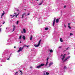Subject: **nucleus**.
Masks as SVG:
<instances>
[{
  "mask_svg": "<svg viewBox=\"0 0 75 75\" xmlns=\"http://www.w3.org/2000/svg\"><path fill=\"white\" fill-rule=\"evenodd\" d=\"M71 56H68V57H67L66 59H64V61H63V62H65L66 61H67L68 59H69L70 58Z\"/></svg>",
  "mask_w": 75,
  "mask_h": 75,
  "instance_id": "f257e3e1",
  "label": "nucleus"
},
{
  "mask_svg": "<svg viewBox=\"0 0 75 75\" xmlns=\"http://www.w3.org/2000/svg\"><path fill=\"white\" fill-rule=\"evenodd\" d=\"M71 56H68V57H67L66 59H64V61H63V62H65L66 61H67L68 59H69L70 58Z\"/></svg>",
  "mask_w": 75,
  "mask_h": 75,
  "instance_id": "f03ea898",
  "label": "nucleus"
},
{
  "mask_svg": "<svg viewBox=\"0 0 75 75\" xmlns=\"http://www.w3.org/2000/svg\"><path fill=\"white\" fill-rule=\"evenodd\" d=\"M71 56H68V57H67L66 59H64V61H63V62H65L66 61H67L68 59H69L70 58Z\"/></svg>",
  "mask_w": 75,
  "mask_h": 75,
  "instance_id": "7ed1b4c3",
  "label": "nucleus"
},
{
  "mask_svg": "<svg viewBox=\"0 0 75 75\" xmlns=\"http://www.w3.org/2000/svg\"><path fill=\"white\" fill-rule=\"evenodd\" d=\"M65 55H66V54H64L62 58V61H64V59L65 58Z\"/></svg>",
  "mask_w": 75,
  "mask_h": 75,
  "instance_id": "20e7f679",
  "label": "nucleus"
},
{
  "mask_svg": "<svg viewBox=\"0 0 75 75\" xmlns=\"http://www.w3.org/2000/svg\"><path fill=\"white\" fill-rule=\"evenodd\" d=\"M55 20H56V18L54 19L53 22V26H54V25H55Z\"/></svg>",
  "mask_w": 75,
  "mask_h": 75,
  "instance_id": "39448f33",
  "label": "nucleus"
},
{
  "mask_svg": "<svg viewBox=\"0 0 75 75\" xmlns=\"http://www.w3.org/2000/svg\"><path fill=\"white\" fill-rule=\"evenodd\" d=\"M23 51V50L21 49V47L19 48V50L18 51V52H20V51Z\"/></svg>",
  "mask_w": 75,
  "mask_h": 75,
  "instance_id": "423d86ee",
  "label": "nucleus"
},
{
  "mask_svg": "<svg viewBox=\"0 0 75 75\" xmlns=\"http://www.w3.org/2000/svg\"><path fill=\"white\" fill-rule=\"evenodd\" d=\"M25 14H26L25 13H24L23 14H22V17H21V18H24V15H25Z\"/></svg>",
  "mask_w": 75,
  "mask_h": 75,
  "instance_id": "0eeeda50",
  "label": "nucleus"
},
{
  "mask_svg": "<svg viewBox=\"0 0 75 75\" xmlns=\"http://www.w3.org/2000/svg\"><path fill=\"white\" fill-rule=\"evenodd\" d=\"M16 28V26L15 25H13V32L15 30V28Z\"/></svg>",
  "mask_w": 75,
  "mask_h": 75,
  "instance_id": "6e6552de",
  "label": "nucleus"
},
{
  "mask_svg": "<svg viewBox=\"0 0 75 75\" xmlns=\"http://www.w3.org/2000/svg\"><path fill=\"white\" fill-rule=\"evenodd\" d=\"M40 46V45L38 44V45H34V46L35 47H39Z\"/></svg>",
  "mask_w": 75,
  "mask_h": 75,
  "instance_id": "1a4fd4ad",
  "label": "nucleus"
},
{
  "mask_svg": "<svg viewBox=\"0 0 75 75\" xmlns=\"http://www.w3.org/2000/svg\"><path fill=\"white\" fill-rule=\"evenodd\" d=\"M56 21V23H58L59 22V18H57V19Z\"/></svg>",
  "mask_w": 75,
  "mask_h": 75,
  "instance_id": "9d476101",
  "label": "nucleus"
},
{
  "mask_svg": "<svg viewBox=\"0 0 75 75\" xmlns=\"http://www.w3.org/2000/svg\"><path fill=\"white\" fill-rule=\"evenodd\" d=\"M41 3H40L39 4H38V6H40V5H41L42 4V3H43V1H41Z\"/></svg>",
  "mask_w": 75,
  "mask_h": 75,
  "instance_id": "9b49d317",
  "label": "nucleus"
},
{
  "mask_svg": "<svg viewBox=\"0 0 75 75\" xmlns=\"http://www.w3.org/2000/svg\"><path fill=\"white\" fill-rule=\"evenodd\" d=\"M53 64V63L52 62H51L49 64V67H51V66Z\"/></svg>",
  "mask_w": 75,
  "mask_h": 75,
  "instance_id": "f8f14e48",
  "label": "nucleus"
},
{
  "mask_svg": "<svg viewBox=\"0 0 75 75\" xmlns=\"http://www.w3.org/2000/svg\"><path fill=\"white\" fill-rule=\"evenodd\" d=\"M22 38L23 40H25V36H23Z\"/></svg>",
  "mask_w": 75,
  "mask_h": 75,
  "instance_id": "ddd939ff",
  "label": "nucleus"
},
{
  "mask_svg": "<svg viewBox=\"0 0 75 75\" xmlns=\"http://www.w3.org/2000/svg\"><path fill=\"white\" fill-rule=\"evenodd\" d=\"M41 66L40 65L39 66H38L36 68H41Z\"/></svg>",
  "mask_w": 75,
  "mask_h": 75,
  "instance_id": "4468645a",
  "label": "nucleus"
},
{
  "mask_svg": "<svg viewBox=\"0 0 75 75\" xmlns=\"http://www.w3.org/2000/svg\"><path fill=\"white\" fill-rule=\"evenodd\" d=\"M40 65L41 67H42L43 66H44V65H45V64H41Z\"/></svg>",
  "mask_w": 75,
  "mask_h": 75,
  "instance_id": "2eb2a0df",
  "label": "nucleus"
},
{
  "mask_svg": "<svg viewBox=\"0 0 75 75\" xmlns=\"http://www.w3.org/2000/svg\"><path fill=\"white\" fill-rule=\"evenodd\" d=\"M23 33H26V30H25V28H24L23 29Z\"/></svg>",
  "mask_w": 75,
  "mask_h": 75,
  "instance_id": "dca6fc26",
  "label": "nucleus"
},
{
  "mask_svg": "<svg viewBox=\"0 0 75 75\" xmlns=\"http://www.w3.org/2000/svg\"><path fill=\"white\" fill-rule=\"evenodd\" d=\"M48 62H47L46 63V64L45 65V67H46L47 66V65H48Z\"/></svg>",
  "mask_w": 75,
  "mask_h": 75,
  "instance_id": "f3484780",
  "label": "nucleus"
},
{
  "mask_svg": "<svg viewBox=\"0 0 75 75\" xmlns=\"http://www.w3.org/2000/svg\"><path fill=\"white\" fill-rule=\"evenodd\" d=\"M60 41L62 42H63V40H62V38H61L60 39Z\"/></svg>",
  "mask_w": 75,
  "mask_h": 75,
  "instance_id": "a211bd4d",
  "label": "nucleus"
},
{
  "mask_svg": "<svg viewBox=\"0 0 75 75\" xmlns=\"http://www.w3.org/2000/svg\"><path fill=\"white\" fill-rule=\"evenodd\" d=\"M41 40H40L38 43V44H39V45H40V43L41 42Z\"/></svg>",
  "mask_w": 75,
  "mask_h": 75,
  "instance_id": "6ab92c4d",
  "label": "nucleus"
},
{
  "mask_svg": "<svg viewBox=\"0 0 75 75\" xmlns=\"http://www.w3.org/2000/svg\"><path fill=\"white\" fill-rule=\"evenodd\" d=\"M4 14H5V13H2V15L1 16V18H2V16H4Z\"/></svg>",
  "mask_w": 75,
  "mask_h": 75,
  "instance_id": "aec40b11",
  "label": "nucleus"
},
{
  "mask_svg": "<svg viewBox=\"0 0 75 75\" xmlns=\"http://www.w3.org/2000/svg\"><path fill=\"white\" fill-rule=\"evenodd\" d=\"M50 52L51 53L53 52V50H52L51 49L50 50Z\"/></svg>",
  "mask_w": 75,
  "mask_h": 75,
  "instance_id": "412c9836",
  "label": "nucleus"
},
{
  "mask_svg": "<svg viewBox=\"0 0 75 75\" xmlns=\"http://www.w3.org/2000/svg\"><path fill=\"white\" fill-rule=\"evenodd\" d=\"M32 38H33V36H32V35H31L30 36V40H32Z\"/></svg>",
  "mask_w": 75,
  "mask_h": 75,
  "instance_id": "4be33fe9",
  "label": "nucleus"
},
{
  "mask_svg": "<svg viewBox=\"0 0 75 75\" xmlns=\"http://www.w3.org/2000/svg\"><path fill=\"white\" fill-rule=\"evenodd\" d=\"M50 73H49L48 72H46V75H48Z\"/></svg>",
  "mask_w": 75,
  "mask_h": 75,
  "instance_id": "5701e85b",
  "label": "nucleus"
},
{
  "mask_svg": "<svg viewBox=\"0 0 75 75\" xmlns=\"http://www.w3.org/2000/svg\"><path fill=\"white\" fill-rule=\"evenodd\" d=\"M25 47V46L24 45L22 47H21V49L23 50V48H24V47Z\"/></svg>",
  "mask_w": 75,
  "mask_h": 75,
  "instance_id": "b1692460",
  "label": "nucleus"
},
{
  "mask_svg": "<svg viewBox=\"0 0 75 75\" xmlns=\"http://www.w3.org/2000/svg\"><path fill=\"white\" fill-rule=\"evenodd\" d=\"M68 28H69V29H71V26H70V25H68Z\"/></svg>",
  "mask_w": 75,
  "mask_h": 75,
  "instance_id": "393cba45",
  "label": "nucleus"
},
{
  "mask_svg": "<svg viewBox=\"0 0 75 75\" xmlns=\"http://www.w3.org/2000/svg\"><path fill=\"white\" fill-rule=\"evenodd\" d=\"M45 30H48V28H45Z\"/></svg>",
  "mask_w": 75,
  "mask_h": 75,
  "instance_id": "a878e982",
  "label": "nucleus"
},
{
  "mask_svg": "<svg viewBox=\"0 0 75 75\" xmlns=\"http://www.w3.org/2000/svg\"><path fill=\"white\" fill-rule=\"evenodd\" d=\"M67 66H64V69H67Z\"/></svg>",
  "mask_w": 75,
  "mask_h": 75,
  "instance_id": "bb28decb",
  "label": "nucleus"
},
{
  "mask_svg": "<svg viewBox=\"0 0 75 75\" xmlns=\"http://www.w3.org/2000/svg\"><path fill=\"white\" fill-rule=\"evenodd\" d=\"M30 13H28L26 15V16L28 17V15H30Z\"/></svg>",
  "mask_w": 75,
  "mask_h": 75,
  "instance_id": "cd10ccee",
  "label": "nucleus"
},
{
  "mask_svg": "<svg viewBox=\"0 0 75 75\" xmlns=\"http://www.w3.org/2000/svg\"><path fill=\"white\" fill-rule=\"evenodd\" d=\"M22 36L21 35H20L19 37V39H21V38Z\"/></svg>",
  "mask_w": 75,
  "mask_h": 75,
  "instance_id": "c85d7f7f",
  "label": "nucleus"
},
{
  "mask_svg": "<svg viewBox=\"0 0 75 75\" xmlns=\"http://www.w3.org/2000/svg\"><path fill=\"white\" fill-rule=\"evenodd\" d=\"M73 35V34L72 33H70V35L71 36V35Z\"/></svg>",
  "mask_w": 75,
  "mask_h": 75,
  "instance_id": "c756f323",
  "label": "nucleus"
},
{
  "mask_svg": "<svg viewBox=\"0 0 75 75\" xmlns=\"http://www.w3.org/2000/svg\"><path fill=\"white\" fill-rule=\"evenodd\" d=\"M48 59H49V57H48L47 58V61H48Z\"/></svg>",
  "mask_w": 75,
  "mask_h": 75,
  "instance_id": "7c9ffc66",
  "label": "nucleus"
},
{
  "mask_svg": "<svg viewBox=\"0 0 75 75\" xmlns=\"http://www.w3.org/2000/svg\"><path fill=\"white\" fill-rule=\"evenodd\" d=\"M19 22L18 21H17V23H16V24L17 25V24H18V22Z\"/></svg>",
  "mask_w": 75,
  "mask_h": 75,
  "instance_id": "2f4dec72",
  "label": "nucleus"
},
{
  "mask_svg": "<svg viewBox=\"0 0 75 75\" xmlns=\"http://www.w3.org/2000/svg\"><path fill=\"white\" fill-rule=\"evenodd\" d=\"M17 16H18V15H16V18H17Z\"/></svg>",
  "mask_w": 75,
  "mask_h": 75,
  "instance_id": "473e14b6",
  "label": "nucleus"
},
{
  "mask_svg": "<svg viewBox=\"0 0 75 75\" xmlns=\"http://www.w3.org/2000/svg\"><path fill=\"white\" fill-rule=\"evenodd\" d=\"M25 47H27L28 48V46L25 45Z\"/></svg>",
  "mask_w": 75,
  "mask_h": 75,
  "instance_id": "72a5a7b5",
  "label": "nucleus"
},
{
  "mask_svg": "<svg viewBox=\"0 0 75 75\" xmlns=\"http://www.w3.org/2000/svg\"><path fill=\"white\" fill-rule=\"evenodd\" d=\"M69 48V47H67L66 49V50H68V49Z\"/></svg>",
  "mask_w": 75,
  "mask_h": 75,
  "instance_id": "f704fd0d",
  "label": "nucleus"
},
{
  "mask_svg": "<svg viewBox=\"0 0 75 75\" xmlns=\"http://www.w3.org/2000/svg\"><path fill=\"white\" fill-rule=\"evenodd\" d=\"M19 71H20V72H21V73H22V71H21L20 70Z\"/></svg>",
  "mask_w": 75,
  "mask_h": 75,
  "instance_id": "c9c22d12",
  "label": "nucleus"
},
{
  "mask_svg": "<svg viewBox=\"0 0 75 75\" xmlns=\"http://www.w3.org/2000/svg\"><path fill=\"white\" fill-rule=\"evenodd\" d=\"M59 48H62V47H61V46H59Z\"/></svg>",
  "mask_w": 75,
  "mask_h": 75,
  "instance_id": "e433bc0d",
  "label": "nucleus"
},
{
  "mask_svg": "<svg viewBox=\"0 0 75 75\" xmlns=\"http://www.w3.org/2000/svg\"><path fill=\"white\" fill-rule=\"evenodd\" d=\"M62 56H63V54H61L60 57H62Z\"/></svg>",
  "mask_w": 75,
  "mask_h": 75,
  "instance_id": "4c0bfd02",
  "label": "nucleus"
},
{
  "mask_svg": "<svg viewBox=\"0 0 75 75\" xmlns=\"http://www.w3.org/2000/svg\"><path fill=\"white\" fill-rule=\"evenodd\" d=\"M4 23H5V22H4L2 24H4Z\"/></svg>",
  "mask_w": 75,
  "mask_h": 75,
  "instance_id": "58836bf2",
  "label": "nucleus"
},
{
  "mask_svg": "<svg viewBox=\"0 0 75 75\" xmlns=\"http://www.w3.org/2000/svg\"><path fill=\"white\" fill-rule=\"evenodd\" d=\"M1 31V28H0V32Z\"/></svg>",
  "mask_w": 75,
  "mask_h": 75,
  "instance_id": "ea45409f",
  "label": "nucleus"
},
{
  "mask_svg": "<svg viewBox=\"0 0 75 75\" xmlns=\"http://www.w3.org/2000/svg\"><path fill=\"white\" fill-rule=\"evenodd\" d=\"M65 27L66 28V25H65V24L64 25Z\"/></svg>",
  "mask_w": 75,
  "mask_h": 75,
  "instance_id": "a19ab883",
  "label": "nucleus"
},
{
  "mask_svg": "<svg viewBox=\"0 0 75 75\" xmlns=\"http://www.w3.org/2000/svg\"><path fill=\"white\" fill-rule=\"evenodd\" d=\"M19 14H20V13H18V14H17V15H18H18H19Z\"/></svg>",
  "mask_w": 75,
  "mask_h": 75,
  "instance_id": "79ce46f5",
  "label": "nucleus"
},
{
  "mask_svg": "<svg viewBox=\"0 0 75 75\" xmlns=\"http://www.w3.org/2000/svg\"><path fill=\"white\" fill-rule=\"evenodd\" d=\"M16 74H18V72L16 71Z\"/></svg>",
  "mask_w": 75,
  "mask_h": 75,
  "instance_id": "37998d69",
  "label": "nucleus"
},
{
  "mask_svg": "<svg viewBox=\"0 0 75 75\" xmlns=\"http://www.w3.org/2000/svg\"><path fill=\"white\" fill-rule=\"evenodd\" d=\"M16 10H17V11H19V10H18V9Z\"/></svg>",
  "mask_w": 75,
  "mask_h": 75,
  "instance_id": "c03bdc74",
  "label": "nucleus"
},
{
  "mask_svg": "<svg viewBox=\"0 0 75 75\" xmlns=\"http://www.w3.org/2000/svg\"><path fill=\"white\" fill-rule=\"evenodd\" d=\"M43 75H46V74H45V73H44Z\"/></svg>",
  "mask_w": 75,
  "mask_h": 75,
  "instance_id": "a18cd8bd",
  "label": "nucleus"
},
{
  "mask_svg": "<svg viewBox=\"0 0 75 75\" xmlns=\"http://www.w3.org/2000/svg\"><path fill=\"white\" fill-rule=\"evenodd\" d=\"M68 25H70V23H69L68 24Z\"/></svg>",
  "mask_w": 75,
  "mask_h": 75,
  "instance_id": "49530a36",
  "label": "nucleus"
},
{
  "mask_svg": "<svg viewBox=\"0 0 75 75\" xmlns=\"http://www.w3.org/2000/svg\"><path fill=\"white\" fill-rule=\"evenodd\" d=\"M9 59H10V58H8L7 59V60H9Z\"/></svg>",
  "mask_w": 75,
  "mask_h": 75,
  "instance_id": "de8ad7c7",
  "label": "nucleus"
},
{
  "mask_svg": "<svg viewBox=\"0 0 75 75\" xmlns=\"http://www.w3.org/2000/svg\"><path fill=\"white\" fill-rule=\"evenodd\" d=\"M11 54H12V53H11V54H10V56H11Z\"/></svg>",
  "mask_w": 75,
  "mask_h": 75,
  "instance_id": "09e8293b",
  "label": "nucleus"
},
{
  "mask_svg": "<svg viewBox=\"0 0 75 75\" xmlns=\"http://www.w3.org/2000/svg\"><path fill=\"white\" fill-rule=\"evenodd\" d=\"M16 16V15H13V16L14 17V16Z\"/></svg>",
  "mask_w": 75,
  "mask_h": 75,
  "instance_id": "8fccbe9b",
  "label": "nucleus"
},
{
  "mask_svg": "<svg viewBox=\"0 0 75 75\" xmlns=\"http://www.w3.org/2000/svg\"><path fill=\"white\" fill-rule=\"evenodd\" d=\"M64 8H65V7H66V6H64Z\"/></svg>",
  "mask_w": 75,
  "mask_h": 75,
  "instance_id": "3c124183",
  "label": "nucleus"
},
{
  "mask_svg": "<svg viewBox=\"0 0 75 75\" xmlns=\"http://www.w3.org/2000/svg\"><path fill=\"white\" fill-rule=\"evenodd\" d=\"M15 75H17V74H16V73H15Z\"/></svg>",
  "mask_w": 75,
  "mask_h": 75,
  "instance_id": "603ef678",
  "label": "nucleus"
},
{
  "mask_svg": "<svg viewBox=\"0 0 75 75\" xmlns=\"http://www.w3.org/2000/svg\"><path fill=\"white\" fill-rule=\"evenodd\" d=\"M14 16H13L12 17V18H14Z\"/></svg>",
  "mask_w": 75,
  "mask_h": 75,
  "instance_id": "864d4df0",
  "label": "nucleus"
},
{
  "mask_svg": "<svg viewBox=\"0 0 75 75\" xmlns=\"http://www.w3.org/2000/svg\"><path fill=\"white\" fill-rule=\"evenodd\" d=\"M21 75H23V72L22 73H21Z\"/></svg>",
  "mask_w": 75,
  "mask_h": 75,
  "instance_id": "5fc2aeb1",
  "label": "nucleus"
},
{
  "mask_svg": "<svg viewBox=\"0 0 75 75\" xmlns=\"http://www.w3.org/2000/svg\"><path fill=\"white\" fill-rule=\"evenodd\" d=\"M17 14V13H14V14Z\"/></svg>",
  "mask_w": 75,
  "mask_h": 75,
  "instance_id": "6e6d98bb",
  "label": "nucleus"
},
{
  "mask_svg": "<svg viewBox=\"0 0 75 75\" xmlns=\"http://www.w3.org/2000/svg\"><path fill=\"white\" fill-rule=\"evenodd\" d=\"M35 1H38V0H35Z\"/></svg>",
  "mask_w": 75,
  "mask_h": 75,
  "instance_id": "4d7b16f0",
  "label": "nucleus"
},
{
  "mask_svg": "<svg viewBox=\"0 0 75 75\" xmlns=\"http://www.w3.org/2000/svg\"><path fill=\"white\" fill-rule=\"evenodd\" d=\"M16 48V46H14V48Z\"/></svg>",
  "mask_w": 75,
  "mask_h": 75,
  "instance_id": "13d9d810",
  "label": "nucleus"
},
{
  "mask_svg": "<svg viewBox=\"0 0 75 75\" xmlns=\"http://www.w3.org/2000/svg\"><path fill=\"white\" fill-rule=\"evenodd\" d=\"M21 33H23V31H21Z\"/></svg>",
  "mask_w": 75,
  "mask_h": 75,
  "instance_id": "bf43d9fd",
  "label": "nucleus"
},
{
  "mask_svg": "<svg viewBox=\"0 0 75 75\" xmlns=\"http://www.w3.org/2000/svg\"><path fill=\"white\" fill-rule=\"evenodd\" d=\"M4 13V11H3Z\"/></svg>",
  "mask_w": 75,
  "mask_h": 75,
  "instance_id": "052dcab7",
  "label": "nucleus"
},
{
  "mask_svg": "<svg viewBox=\"0 0 75 75\" xmlns=\"http://www.w3.org/2000/svg\"><path fill=\"white\" fill-rule=\"evenodd\" d=\"M20 43H21V42H20Z\"/></svg>",
  "mask_w": 75,
  "mask_h": 75,
  "instance_id": "680f3d73",
  "label": "nucleus"
},
{
  "mask_svg": "<svg viewBox=\"0 0 75 75\" xmlns=\"http://www.w3.org/2000/svg\"><path fill=\"white\" fill-rule=\"evenodd\" d=\"M30 68H32V67H30Z\"/></svg>",
  "mask_w": 75,
  "mask_h": 75,
  "instance_id": "e2e57ef3",
  "label": "nucleus"
},
{
  "mask_svg": "<svg viewBox=\"0 0 75 75\" xmlns=\"http://www.w3.org/2000/svg\"><path fill=\"white\" fill-rule=\"evenodd\" d=\"M13 16L12 15H10V16Z\"/></svg>",
  "mask_w": 75,
  "mask_h": 75,
  "instance_id": "0e129e2a",
  "label": "nucleus"
},
{
  "mask_svg": "<svg viewBox=\"0 0 75 75\" xmlns=\"http://www.w3.org/2000/svg\"><path fill=\"white\" fill-rule=\"evenodd\" d=\"M6 29H7V28H6Z\"/></svg>",
  "mask_w": 75,
  "mask_h": 75,
  "instance_id": "69168bd1",
  "label": "nucleus"
},
{
  "mask_svg": "<svg viewBox=\"0 0 75 75\" xmlns=\"http://www.w3.org/2000/svg\"><path fill=\"white\" fill-rule=\"evenodd\" d=\"M2 25H1L0 26V27H1Z\"/></svg>",
  "mask_w": 75,
  "mask_h": 75,
  "instance_id": "338daca9",
  "label": "nucleus"
},
{
  "mask_svg": "<svg viewBox=\"0 0 75 75\" xmlns=\"http://www.w3.org/2000/svg\"><path fill=\"white\" fill-rule=\"evenodd\" d=\"M69 53H68V54H69Z\"/></svg>",
  "mask_w": 75,
  "mask_h": 75,
  "instance_id": "774afa93",
  "label": "nucleus"
}]
</instances>
